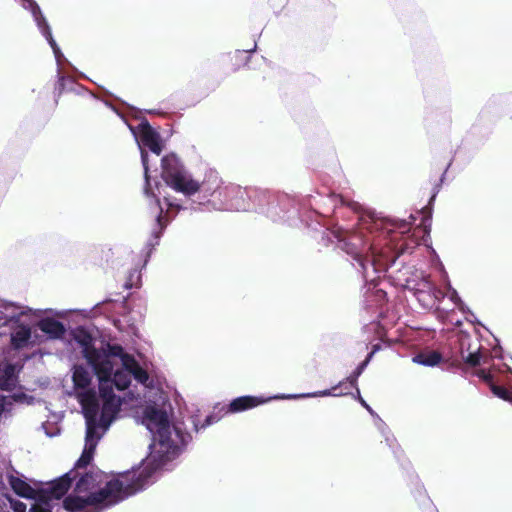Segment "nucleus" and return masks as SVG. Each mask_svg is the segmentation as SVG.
<instances>
[{
  "mask_svg": "<svg viewBox=\"0 0 512 512\" xmlns=\"http://www.w3.org/2000/svg\"><path fill=\"white\" fill-rule=\"evenodd\" d=\"M348 382L345 380L340 381L335 386L330 389H325L321 391L311 392V393H302V394H289L286 396L287 399H299V398H315V397H339L343 395H347L348 391H343L342 388L348 389Z\"/></svg>",
  "mask_w": 512,
  "mask_h": 512,
  "instance_id": "obj_14",
  "label": "nucleus"
},
{
  "mask_svg": "<svg viewBox=\"0 0 512 512\" xmlns=\"http://www.w3.org/2000/svg\"><path fill=\"white\" fill-rule=\"evenodd\" d=\"M166 200V203H167V206L169 208H176L177 210H180V209H187L188 207H183L181 204H179L178 202H175V201H170L168 198H165Z\"/></svg>",
  "mask_w": 512,
  "mask_h": 512,
  "instance_id": "obj_30",
  "label": "nucleus"
},
{
  "mask_svg": "<svg viewBox=\"0 0 512 512\" xmlns=\"http://www.w3.org/2000/svg\"><path fill=\"white\" fill-rule=\"evenodd\" d=\"M395 272L398 274L396 276L397 280L406 288L415 291L417 295L436 291L429 275L415 269L414 266H403L396 269Z\"/></svg>",
  "mask_w": 512,
  "mask_h": 512,
  "instance_id": "obj_10",
  "label": "nucleus"
},
{
  "mask_svg": "<svg viewBox=\"0 0 512 512\" xmlns=\"http://www.w3.org/2000/svg\"><path fill=\"white\" fill-rule=\"evenodd\" d=\"M255 49H256V44L254 45V48H252L251 50H243V51L238 50L237 53H240V54L252 53L255 51Z\"/></svg>",
  "mask_w": 512,
  "mask_h": 512,
  "instance_id": "obj_34",
  "label": "nucleus"
},
{
  "mask_svg": "<svg viewBox=\"0 0 512 512\" xmlns=\"http://www.w3.org/2000/svg\"><path fill=\"white\" fill-rule=\"evenodd\" d=\"M380 349V346L377 344V345H374L373 348H372V351H374V354Z\"/></svg>",
  "mask_w": 512,
  "mask_h": 512,
  "instance_id": "obj_36",
  "label": "nucleus"
},
{
  "mask_svg": "<svg viewBox=\"0 0 512 512\" xmlns=\"http://www.w3.org/2000/svg\"><path fill=\"white\" fill-rule=\"evenodd\" d=\"M28 512H51V510L46 506L42 504H33Z\"/></svg>",
  "mask_w": 512,
  "mask_h": 512,
  "instance_id": "obj_29",
  "label": "nucleus"
},
{
  "mask_svg": "<svg viewBox=\"0 0 512 512\" xmlns=\"http://www.w3.org/2000/svg\"><path fill=\"white\" fill-rule=\"evenodd\" d=\"M6 402H7V397L6 396H0V417L2 416V414H3L4 410H5Z\"/></svg>",
  "mask_w": 512,
  "mask_h": 512,
  "instance_id": "obj_32",
  "label": "nucleus"
},
{
  "mask_svg": "<svg viewBox=\"0 0 512 512\" xmlns=\"http://www.w3.org/2000/svg\"><path fill=\"white\" fill-rule=\"evenodd\" d=\"M475 375L484 382H486L487 384H489V386L491 385V383H494L492 370L480 369L475 373Z\"/></svg>",
  "mask_w": 512,
  "mask_h": 512,
  "instance_id": "obj_26",
  "label": "nucleus"
},
{
  "mask_svg": "<svg viewBox=\"0 0 512 512\" xmlns=\"http://www.w3.org/2000/svg\"><path fill=\"white\" fill-rule=\"evenodd\" d=\"M111 354V368H108L103 375V379L108 381L107 387L103 388L99 382V386L103 397H105L104 404V423L111 425L118 417L122 406V399L117 396L113 389L118 391L127 389L131 384V379L134 378L141 384H146L149 379L148 373L138 364L135 358L127 354L122 346L115 345L110 348Z\"/></svg>",
  "mask_w": 512,
  "mask_h": 512,
  "instance_id": "obj_3",
  "label": "nucleus"
},
{
  "mask_svg": "<svg viewBox=\"0 0 512 512\" xmlns=\"http://www.w3.org/2000/svg\"><path fill=\"white\" fill-rule=\"evenodd\" d=\"M239 191V185L235 184H224L223 181L220 184V188L214 194L213 198H209L208 200V209L216 210V211H223L228 210V198L230 196V193Z\"/></svg>",
  "mask_w": 512,
  "mask_h": 512,
  "instance_id": "obj_13",
  "label": "nucleus"
},
{
  "mask_svg": "<svg viewBox=\"0 0 512 512\" xmlns=\"http://www.w3.org/2000/svg\"><path fill=\"white\" fill-rule=\"evenodd\" d=\"M287 395H275L273 397H257V396H240L234 398L228 405L227 411L230 413H239L252 408H255L261 404H264L272 399H287Z\"/></svg>",
  "mask_w": 512,
  "mask_h": 512,
  "instance_id": "obj_12",
  "label": "nucleus"
},
{
  "mask_svg": "<svg viewBox=\"0 0 512 512\" xmlns=\"http://www.w3.org/2000/svg\"><path fill=\"white\" fill-rule=\"evenodd\" d=\"M490 389L492 393L497 396L500 399L511 401L512 400V394L504 387L498 386L495 383H491Z\"/></svg>",
  "mask_w": 512,
  "mask_h": 512,
  "instance_id": "obj_24",
  "label": "nucleus"
},
{
  "mask_svg": "<svg viewBox=\"0 0 512 512\" xmlns=\"http://www.w3.org/2000/svg\"><path fill=\"white\" fill-rule=\"evenodd\" d=\"M140 279V274L138 273V271L135 269L133 270L130 275H129V279L128 281L126 282L125 286L127 288H132L133 286H136L137 285V282L139 281Z\"/></svg>",
  "mask_w": 512,
  "mask_h": 512,
  "instance_id": "obj_27",
  "label": "nucleus"
},
{
  "mask_svg": "<svg viewBox=\"0 0 512 512\" xmlns=\"http://www.w3.org/2000/svg\"><path fill=\"white\" fill-rule=\"evenodd\" d=\"M367 365L366 363L361 362L356 369L346 378V381L349 384V387H356L357 380L360 375L364 372Z\"/></svg>",
  "mask_w": 512,
  "mask_h": 512,
  "instance_id": "obj_23",
  "label": "nucleus"
},
{
  "mask_svg": "<svg viewBox=\"0 0 512 512\" xmlns=\"http://www.w3.org/2000/svg\"><path fill=\"white\" fill-rule=\"evenodd\" d=\"M73 338L81 347V353L97 376L98 382L101 383L103 388H106L108 381L103 379V375H105L108 368H111V358L113 355L110 348L115 347V345L108 344L106 349L95 348L94 338L84 328L75 329Z\"/></svg>",
  "mask_w": 512,
  "mask_h": 512,
  "instance_id": "obj_8",
  "label": "nucleus"
},
{
  "mask_svg": "<svg viewBox=\"0 0 512 512\" xmlns=\"http://www.w3.org/2000/svg\"><path fill=\"white\" fill-rule=\"evenodd\" d=\"M437 192H438V190L432 195L431 200H433L435 198V195Z\"/></svg>",
  "mask_w": 512,
  "mask_h": 512,
  "instance_id": "obj_37",
  "label": "nucleus"
},
{
  "mask_svg": "<svg viewBox=\"0 0 512 512\" xmlns=\"http://www.w3.org/2000/svg\"><path fill=\"white\" fill-rule=\"evenodd\" d=\"M8 483L11 486L12 490L20 497L27 499H34L36 496L35 489L29 485L23 479L10 475L8 477Z\"/></svg>",
  "mask_w": 512,
  "mask_h": 512,
  "instance_id": "obj_20",
  "label": "nucleus"
},
{
  "mask_svg": "<svg viewBox=\"0 0 512 512\" xmlns=\"http://www.w3.org/2000/svg\"><path fill=\"white\" fill-rule=\"evenodd\" d=\"M444 177H445V172L442 174V177L440 180L442 181Z\"/></svg>",
  "mask_w": 512,
  "mask_h": 512,
  "instance_id": "obj_38",
  "label": "nucleus"
},
{
  "mask_svg": "<svg viewBox=\"0 0 512 512\" xmlns=\"http://www.w3.org/2000/svg\"><path fill=\"white\" fill-rule=\"evenodd\" d=\"M354 388L356 389V394H357L356 398L359 400V396H361V395H360V390L358 388V385L356 384V387H354Z\"/></svg>",
  "mask_w": 512,
  "mask_h": 512,
  "instance_id": "obj_35",
  "label": "nucleus"
},
{
  "mask_svg": "<svg viewBox=\"0 0 512 512\" xmlns=\"http://www.w3.org/2000/svg\"><path fill=\"white\" fill-rule=\"evenodd\" d=\"M128 127L140 149L145 178L144 194L148 198L150 205H152L153 213L156 216V223L146 243L148 249L147 257H149L152 250L159 244L163 231L167 226L168 219L166 218L168 217V211L165 215L163 214V208L160 206L159 200L153 191L149 174L150 160L147 151L143 147L148 148L158 157L163 150V145L160 134L149 124L147 119H142L137 126L128 125Z\"/></svg>",
  "mask_w": 512,
  "mask_h": 512,
  "instance_id": "obj_5",
  "label": "nucleus"
},
{
  "mask_svg": "<svg viewBox=\"0 0 512 512\" xmlns=\"http://www.w3.org/2000/svg\"><path fill=\"white\" fill-rule=\"evenodd\" d=\"M37 327L50 339H61L66 333V327L62 322L49 317L39 319Z\"/></svg>",
  "mask_w": 512,
  "mask_h": 512,
  "instance_id": "obj_15",
  "label": "nucleus"
},
{
  "mask_svg": "<svg viewBox=\"0 0 512 512\" xmlns=\"http://www.w3.org/2000/svg\"><path fill=\"white\" fill-rule=\"evenodd\" d=\"M43 310L21 306L0 299V329L10 332L11 345L16 349L27 347L31 342V325Z\"/></svg>",
  "mask_w": 512,
  "mask_h": 512,
  "instance_id": "obj_6",
  "label": "nucleus"
},
{
  "mask_svg": "<svg viewBox=\"0 0 512 512\" xmlns=\"http://www.w3.org/2000/svg\"><path fill=\"white\" fill-rule=\"evenodd\" d=\"M359 402L373 417H375L376 427L378 428L380 433L384 436L387 445L395 453L396 441L390 435L389 429H388L387 425L385 424V422L374 412V410L367 404V402L361 396H359Z\"/></svg>",
  "mask_w": 512,
  "mask_h": 512,
  "instance_id": "obj_19",
  "label": "nucleus"
},
{
  "mask_svg": "<svg viewBox=\"0 0 512 512\" xmlns=\"http://www.w3.org/2000/svg\"><path fill=\"white\" fill-rule=\"evenodd\" d=\"M274 201L279 204L288 205L289 198L286 194L272 193L268 190L258 188H242L239 191L230 193L228 198V210L247 211L255 210L260 214H264L269 219H279L281 214L266 208L264 202Z\"/></svg>",
  "mask_w": 512,
  "mask_h": 512,
  "instance_id": "obj_7",
  "label": "nucleus"
},
{
  "mask_svg": "<svg viewBox=\"0 0 512 512\" xmlns=\"http://www.w3.org/2000/svg\"><path fill=\"white\" fill-rule=\"evenodd\" d=\"M373 356H374V351H371L370 353H368V355L366 356L365 360H363L362 362L366 363V365L368 366V364L371 361Z\"/></svg>",
  "mask_w": 512,
  "mask_h": 512,
  "instance_id": "obj_33",
  "label": "nucleus"
},
{
  "mask_svg": "<svg viewBox=\"0 0 512 512\" xmlns=\"http://www.w3.org/2000/svg\"><path fill=\"white\" fill-rule=\"evenodd\" d=\"M440 361L441 355L437 352L421 353L413 357V362L428 367L436 366Z\"/></svg>",
  "mask_w": 512,
  "mask_h": 512,
  "instance_id": "obj_22",
  "label": "nucleus"
},
{
  "mask_svg": "<svg viewBox=\"0 0 512 512\" xmlns=\"http://www.w3.org/2000/svg\"><path fill=\"white\" fill-rule=\"evenodd\" d=\"M18 383L16 366L14 364H5L0 366V389L3 391H12Z\"/></svg>",
  "mask_w": 512,
  "mask_h": 512,
  "instance_id": "obj_18",
  "label": "nucleus"
},
{
  "mask_svg": "<svg viewBox=\"0 0 512 512\" xmlns=\"http://www.w3.org/2000/svg\"><path fill=\"white\" fill-rule=\"evenodd\" d=\"M286 196L289 198L288 205L279 204L272 200L271 201L269 200V202H267V201L264 202L266 205V208H269L270 210L282 215V216H280L279 219H271L272 221H274V222L289 221L290 219L294 218L297 215L298 211L294 204V201L288 195H286Z\"/></svg>",
  "mask_w": 512,
  "mask_h": 512,
  "instance_id": "obj_17",
  "label": "nucleus"
},
{
  "mask_svg": "<svg viewBox=\"0 0 512 512\" xmlns=\"http://www.w3.org/2000/svg\"><path fill=\"white\" fill-rule=\"evenodd\" d=\"M92 379L93 376L89 368L84 365L73 367L72 381L75 396L81 406L86 424L85 446L76 464L78 467L91 462L98 442L111 426H106L104 423L105 397H103L101 389L97 393L95 389L90 388ZM98 388H100L99 385Z\"/></svg>",
  "mask_w": 512,
  "mask_h": 512,
  "instance_id": "obj_2",
  "label": "nucleus"
},
{
  "mask_svg": "<svg viewBox=\"0 0 512 512\" xmlns=\"http://www.w3.org/2000/svg\"><path fill=\"white\" fill-rule=\"evenodd\" d=\"M161 169L165 183L190 199V208L194 210H207L209 198L214 197L222 182L215 170L207 171L202 182L195 180L175 154L166 155L161 159Z\"/></svg>",
  "mask_w": 512,
  "mask_h": 512,
  "instance_id": "obj_4",
  "label": "nucleus"
},
{
  "mask_svg": "<svg viewBox=\"0 0 512 512\" xmlns=\"http://www.w3.org/2000/svg\"><path fill=\"white\" fill-rule=\"evenodd\" d=\"M410 220H386L368 217L362 219L357 230L338 224L327 227L322 239L336 246L351 257L352 265L362 273L366 282L376 280L396 266L397 259L412 253L416 242L408 235L414 216Z\"/></svg>",
  "mask_w": 512,
  "mask_h": 512,
  "instance_id": "obj_1",
  "label": "nucleus"
},
{
  "mask_svg": "<svg viewBox=\"0 0 512 512\" xmlns=\"http://www.w3.org/2000/svg\"><path fill=\"white\" fill-rule=\"evenodd\" d=\"M471 346L468 339H462L460 343V356L467 366L477 367L481 364L483 355L480 351V346H477L473 351H469Z\"/></svg>",
  "mask_w": 512,
  "mask_h": 512,
  "instance_id": "obj_16",
  "label": "nucleus"
},
{
  "mask_svg": "<svg viewBox=\"0 0 512 512\" xmlns=\"http://www.w3.org/2000/svg\"><path fill=\"white\" fill-rule=\"evenodd\" d=\"M18 1L20 2L21 6L25 10H27L31 13L33 20H34L36 26L38 27L40 33L47 40V42L49 43L50 47L53 50V53H54V56H55V59H56L57 65H58V69H57L58 84H57L56 89H58L59 92H61V90L63 89L65 77L61 74L59 66H60L62 59L64 58V55L61 52L56 41L54 40L52 32H51V28H50L45 16L43 15L39 5L37 4V2L35 0H18Z\"/></svg>",
  "mask_w": 512,
  "mask_h": 512,
  "instance_id": "obj_9",
  "label": "nucleus"
},
{
  "mask_svg": "<svg viewBox=\"0 0 512 512\" xmlns=\"http://www.w3.org/2000/svg\"><path fill=\"white\" fill-rule=\"evenodd\" d=\"M11 505L14 512H26V504L21 501L16 500Z\"/></svg>",
  "mask_w": 512,
  "mask_h": 512,
  "instance_id": "obj_28",
  "label": "nucleus"
},
{
  "mask_svg": "<svg viewBox=\"0 0 512 512\" xmlns=\"http://www.w3.org/2000/svg\"><path fill=\"white\" fill-rule=\"evenodd\" d=\"M47 426H48L47 424H43L42 425L43 429L45 430V434L47 436L54 437V436H56L59 433V429L58 428H54L53 431H50V430H48Z\"/></svg>",
  "mask_w": 512,
  "mask_h": 512,
  "instance_id": "obj_31",
  "label": "nucleus"
},
{
  "mask_svg": "<svg viewBox=\"0 0 512 512\" xmlns=\"http://www.w3.org/2000/svg\"><path fill=\"white\" fill-rule=\"evenodd\" d=\"M446 288L448 290L447 297L458 307L462 313H468L471 317H475L474 314L468 309V307L461 300L458 292L451 286L450 281L447 279Z\"/></svg>",
  "mask_w": 512,
  "mask_h": 512,
  "instance_id": "obj_21",
  "label": "nucleus"
},
{
  "mask_svg": "<svg viewBox=\"0 0 512 512\" xmlns=\"http://www.w3.org/2000/svg\"><path fill=\"white\" fill-rule=\"evenodd\" d=\"M76 462H78V460ZM76 464L77 463H75L73 470L65 473L50 483H47V487L44 490V492L47 494V499H60L67 493L71 487L72 481L77 476L75 469H80V467L76 466ZM86 466L87 465L81 466V468H85Z\"/></svg>",
  "mask_w": 512,
  "mask_h": 512,
  "instance_id": "obj_11",
  "label": "nucleus"
},
{
  "mask_svg": "<svg viewBox=\"0 0 512 512\" xmlns=\"http://www.w3.org/2000/svg\"><path fill=\"white\" fill-rule=\"evenodd\" d=\"M220 420V417L217 416V415H214V414H211V415H208L204 422L199 426L198 423H196L195 421L193 422L194 424V428L196 431H199L201 429H205L207 428L208 426L214 424V423H217L218 421Z\"/></svg>",
  "mask_w": 512,
  "mask_h": 512,
  "instance_id": "obj_25",
  "label": "nucleus"
}]
</instances>
